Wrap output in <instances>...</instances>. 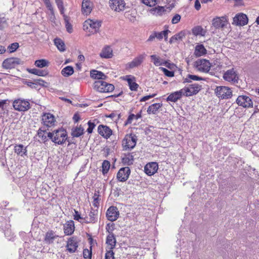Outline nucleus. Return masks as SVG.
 I'll use <instances>...</instances> for the list:
<instances>
[{
    "label": "nucleus",
    "instance_id": "nucleus-1",
    "mask_svg": "<svg viewBox=\"0 0 259 259\" xmlns=\"http://www.w3.org/2000/svg\"><path fill=\"white\" fill-rule=\"evenodd\" d=\"M49 138L55 144L62 145L67 139L66 131H54L53 133H49Z\"/></svg>",
    "mask_w": 259,
    "mask_h": 259
},
{
    "label": "nucleus",
    "instance_id": "nucleus-2",
    "mask_svg": "<svg viewBox=\"0 0 259 259\" xmlns=\"http://www.w3.org/2000/svg\"><path fill=\"white\" fill-rule=\"evenodd\" d=\"M101 24L102 21L100 20L89 19L84 22L83 29L89 32L95 33L98 32Z\"/></svg>",
    "mask_w": 259,
    "mask_h": 259
},
{
    "label": "nucleus",
    "instance_id": "nucleus-3",
    "mask_svg": "<svg viewBox=\"0 0 259 259\" xmlns=\"http://www.w3.org/2000/svg\"><path fill=\"white\" fill-rule=\"evenodd\" d=\"M94 89L101 93H109L113 91L114 86L103 80L96 81L94 83Z\"/></svg>",
    "mask_w": 259,
    "mask_h": 259
},
{
    "label": "nucleus",
    "instance_id": "nucleus-4",
    "mask_svg": "<svg viewBox=\"0 0 259 259\" xmlns=\"http://www.w3.org/2000/svg\"><path fill=\"white\" fill-rule=\"evenodd\" d=\"M137 136L133 134L126 135L122 141L123 150H127L133 149L137 143Z\"/></svg>",
    "mask_w": 259,
    "mask_h": 259
},
{
    "label": "nucleus",
    "instance_id": "nucleus-5",
    "mask_svg": "<svg viewBox=\"0 0 259 259\" xmlns=\"http://www.w3.org/2000/svg\"><path fill=\"white\" fill-rule=\"evenodd\" d=\"M211 64L207 60L199 59L194 63V67L199 72H208L210 68Z\"/></svg>",
    "mask_w": 259,
    "mask_h": 259
},
{
    "label": "nucleus",
    "instance_id": "nucleus-6",
    "mask_svg": "<svg viewBox=\"0 0 259 259\" xmlns=\"http://www.w3.org/2000/svg\"><path fill=\"white\" fill-rule=\"evenodd\" d=\"M79 240L78 238L73 236L68 238L66 241V251L70 253H74L77 250L79 246Z\"/></svg>",
    "mask_w": 259,
    "mask_h": 259
},
{
    "label": "nucleus",
    "instance_id": "nucleus-7",
    "mask_svg": "<svg viewBox=\"0 0 259 259\" xmlns=\"http://www.w3.org/2000/svg\"><path fill=\"white\" fill-rule=\"evenodd\" d=\"M13 105L14 109L19 111H25L30 108V103L28 101L18 99L14 101Z\"/></svg>",
    "mask_w": 259,
    "mask_h": 259
},
{
    "label": "nucleus",
    "instance_id": "nucleus-8",
    "mask_svg": "<svg viewBox=\"0 0 259 259\" xmlns=\"http://www.w3.org/2000/svg\"><path fill=\"white\" fill-rule=\"evenodd\" d=\"M201 89V85L197 83H193L182 89L184 96L188 97L197 94Z\"/></svg>",
    "mask_w": 259,
    "mask_h": 259
},
{
    "label": "nucleus",
    "instance_id": "nucleus-9",
    "mask_svg": "<svg viewBox=\"0 0 259 259\" xmlns=\"http://www.w3.org/2000/svg\"><path fill=\"white\" fill-rule=\"evenodd\" d=\"M236 103L240 106L245 108L253 107V102L251 99L246 95H240L236 100Z\"/></svg>",
    "mask_w": 259,
    "mask_h": 259
},
{
    "label": "nucleus",
    "instance_id": "nucleus-10",
    "mask_svg": "<svg viewBox=\"0 0 259 259\" xmlns=\"http://www.w3.org/2000/svg\"><path fill=\"white\" fill-rule=\"evenodd\" d=\"M215 93L219 98L229 99L232 96V91L230 89L223 86L218 87L215 90Z\"/></svg>",
    "mask_w": 259,
    "mask_h": 259
},
{
    "label": "nucleus",
    "instance_id": "nucleus-11",
    "mask_svg": "<svg viewBox=\"0 0 259 259\" xmlns=\"http://www.w3.org/2000/svg\"><path fill=\"white\" fill-rule=\"evenodd\" d=\"M131 172V169L127 166L120 168L116 175L117 181L120 182H125L129 178Z\"/></svg>",
    "mask_w": 259,
    "mask_h": 259
},
{
    "label": "nucleus",
    "instance_id": "nucleus-12",
    "mask_svg": "<svg viewBox=\"0 0 259 259\" xmlns=\"http://www.w3.org/2000/svg\"><path fill=\"white\" fill-rule=\"evenodd\" d=\"M146 56V55L145 53L139 55L131 62H130L126 64V68L127 69H130L140 66L141 64L144 62Z\"/></svg>",
    "mask_w": 259,
    "mask_h": 259
},
{
    "label": "nucleus",
    "instance_id": "nucleus-13",
    "mask_svg": "<svg viewBox=\"0 0 259 259\" xmlns=\"http://www.w3.org/2000/svg\"><path fill=\"white\" fill-rule=\"evenodd\" d=\"M22 64L21 60L18 58H10L5 59L3 63L2 66L5 69H12L15 68L18 65Z\"/></svg>",
    "mask_w": 259,
    "mask_h": 259
},
{
    "label": "nucleus",
    "instance_id": "nucleus-14",
    "mask_svg": "<svg viewBox=\"0 0 259 259\" xmlns=\"http://www.w3.org/2000/svg\"><path fill=\"white\" fill-rule=\"evenodd\" d=\"M109 4L112 10L118 12L123 11L125 6L124 0H110Z\"/></svg>",
    "mask_w": 259,
    "mask_h": 259
},
{
    "label": "nucleus",
    "instance_id": "nucleus-15",
    "mask_svg": "<svg viewBox=\"0 0 259 259\" xmlns=\"http://www.w3.org/2000/svg\"><path fill=\"white\" fill-rule=\"evenodd\" d=\"M106 214L108 220L114 222L119 218V212L117 207L111 206L108 208Z\"/></svg>",
    "mask_w": 259,
    "mask_h": 259
},
{
    "label": "nucleus",
    "instance_id": "nucleus-16",
    "mask_svg": "<svg viewBox=\"0 0 259 259\" xmlns=\"http://www.w3.org/2000/svg\"><path fill=\"white\" fill-rule=\"evenodd\" d=\"M94 4L92 0H82L81 4V13L83 15L88 16L91 14Z\"/></svg>",
    "mask_w": 259,
    "mask_h": 259
},
{
    "label": "nucleus",
    "instance_id": "nucleus-17",
    "mask_svg": "<svg viewBox=\"0 0 259 259\" xmlns=\"http://www.w3.org/2000/svg\"><path fill=\"white\" fill-rule=\"evenodd\" d=\"M158 169V164L156 162H149L144 166V171L149 176L154 175Z\"/></svg>",
    "mask_w": 259,
    "mask_h": 259
},
{
    "label": "nucleus",
    "instance_id": "nucleus-18",
    "mask_svg": "<svg viewBox=\"0 0 259 259\" xmlns=\"http://www.w3.org/2000/svg\"><path fill=\"white\" fill-rule=\"evenodd\" d=\"M42 121L44 125L48 127H51L55 125L56 120L53 114L45 113L42 115Z\"/></svg>",
    "mask_w": 259,
    "mask_h": 259
},
{
    "label": "nucleus",
    "instance_id": "nucleus-19",
    "mask_svg": "<svg viewBox=\"0 0 259 259\" xmlns=\"http://www.w3.org/2000/svg\"><path fill=\"white\" fill-rule=\"evenodd\" d=\"M59 235L53 230H49L44 236V241L47 244H52L56 239L59 238Z\"/></svg>",
    "mask_w": 259,
    "mask_h": 259
},
{
    "label": "nucleus",
    "instance_id": "nucleus-20",
    "mask_svg": "<svg viewBox=\"0 0 259 259\" xmlns=\"http://www.w3.org/2000/svg\"><path fill=\"white\" fill-rule=\"evenodd\" d=\"M224 79L229 82H237L238 77L233 68L227 70L223 75Z\"/></svg>",
    "mask_w": 259,
    "mask_h": 259
},
{
    "label": "nucleus",
    "instance_id": "nucleus-21",
    "mask_svg": "<svg viewBox=\"0 0 259 259\" xmlns=\"http://www.w3.org/2000/svg\"><path fill=\"white\" fill-rule=\"evenodd\" d=\"M65 235L69 236L73 234L75 231L74 222L72 220L67 221L63 226Z\"/></svg>",
    "mask_w": 259,
    "mask_h": 259
},
{
    "label": "nucleus",
    "instance_id": "nucleus-22",
    "mask_svg": "<svg viewBox=\"0 0 259 259\" xmlns=\"http://www.w3.org/2000/svg\"><path fill=\"white\" fill-rule=\"evenodd\" d=\"M248 22V18L245 14L241 13L235 16L233 18V24L236 25L244 26Z\"/></svg>",
    "mask_w": 259,
    "mask_h": 259
},
{
    "label": "nucleus",
    "instance_id": "nucleus-23",
    "mask_svg": "<svg viewBox=\"0 0 259 259\" xmlns=\"http://www.w3.org/2000/svg\"><path fill=\"white\" fill-rule=\"evenodd\" d=\"M227 20L226 17H216L212 20V25L217 29L224 27L227 24Z\"/></svg>",
    "mask_w": 259,
    "mask_h": 259
},
{
    "label": "nucleus",
    "instance_id": "nucleus-24",
    "mask_svg": "<svg viewBox=\"0 0 259 259\" xmlns=\"http://www.w3.org/2000/svg\"><path fill=\"white\" fill-rule=\"evenodd\" d=\"M150 58L151 59V61L156 66L164 65L167 67H169L168 65H169V63L156 55H151Z\"/></svg>",
    "mask_w": 259,
    "mask_h": 259
},
{
    "label": "nucleus",
    "instance_id": "nucleus-25",
    "mask_svg": "<svg viewBox=\"0 0 259 259\" xmlns=\"http://www.w3.org/2000/svg\"><path fill=\"white\" fill-rule=\"evenodd\" d=\"M182 96H184L183 91H182V89L175 92L174 93H171L166 99L167 101H171L173 102H177L178 100H179Z\"/></svg>",
    "mask_w": 259,
    "mask_h": 259
},
{
    "label": "nucleus",
    "instance_id": "nucleus-26",
    "mask_svg": "<svg viewBox=\"0 0 259 259\" xmlns=\"http://www.w3.org/2000/svg\"><path fill=\"white\" fill-rule=\"evenodd\" d=\"M98 214L97 210L92 209L89 213V218H84L83 222L85 224L95 223L97 221V215Z\"/></svg>",
    "mask_w": 259,
    "mask_h": 259
},
{
    "label": "nucleus",
    "instance_id": "nucleus-27",
    "mask_svg": "<svg viewBox=\"0 0 259 259\" xmlns=\"http://www.w3.org/2000/svg\"><path fill=\"white\" fill-rule=\"evenodd\" d=\"M112 48L108 46L104 47L100 54V56L102 58L109 59L113 56Z\"/></svg>",
    "mask_w": 259,
    "mask_h": 259
},
{
    "label": "nucleus",
    "instance_id": "nucleus-28",
    "mask_svg": "<svg viewBox=\"0 0 259 259\" xmlns=\"http://www.w3.org/2000/svg\"><path fill=\"white\" fill-rule=\"evenodd\" d=\"M125 80L127 81L130 89L132 91H136L139 85L135 82V78L131 75L125 76Z\"/></svg>",
    "mask_w": 259,
    "mask_h": 259
},
{
    "label": "nucleus",
    "instance_id": "nucleus-29",
    "mask_svg": "<svg viewBox=\"0 0 259 259\" xmlns=\"http://www.w3.org/2000/svg\"><path fill=\"white\" fill-rule=\"evenodd\" d=\"M14 152L19 155L23 156L27 155V147H24L22 144H16L14 148Z\"/></svg>",
    "mask_w": 259,
    "mask_h": 259
},
{
    "label": "nucleus",
    "instance_id": "nucleus-30",
    "mask_svg": "<svg viewBox=\"0 0 259 259\" xmlns=\"http://www.w3.org/2000/svg\"><path fill=\"white\" fill-rule=\"evenodd\" d=\"M134 158L133 153H127L124 154L122 162L124 165H131L134 163Z\"/></svg>",
    "mask_w": 259,
    "mask_h": 259
},
{
    "label": "nucleus",
    "instance_id": "nucleus-31",
    "mask_svg": "<svg viewBox=\"0 0 259 259\" xmlns=\"http://www.w3.org/2000/svg\"><path fill=\"white\" fill-rule=\"evenodd\" d=\"M106 244L108 245L109 249H113L116 245V239L113 234H109L107 236Z\"/></svg>",
    "mask_w": 259,
    "mask_h": 259
},
{
    "label": "nucleus",
    "instance_id": "nucleus-32",
    "mask_svg": "<svg viewBox=\"0 0 259 259\" xmlns=\"http://www.w3.org/2000/svg\"><path fill=\"white\" fill-rule=\"evenodd\" d=\"M90 76L94 79H104L106 77V75L102 72L96 70L91 71Z\"/></svg>",
    "mask_w": 259,
    "mask_h": 259
},
{
    "label": "nucleus",
    "instance_id": "nucleus-33",
    "mask_svg": "<svg viewBox=\"0 0 259 259\" xmlns=\"http://www.w3.org/2000/svg\"><path fill=\"white\" fill-rule=\"evenodd\" d=\"M192 33L193 35L195 36L200 35V36H205L206 33V30L204 29L200 26H197L194 27L192 30Z\"/></svg>",
    "mask_w": 259,
    "mask_h": 259
},
{
    "label": "nucleus",
    "instance_id": "nucleus-34",
    "mask_svg": "<svg viewBox=\"0 0 259 259\" xmlns=\"http://www.w3.org/2000/svg\"><path fill=\"white\" fill-rule=\"evenodd\" d=\"M206 53V50L202 45H197L194 51V54L197 57H200Z\"/></svg>",
    "mask_w": 259,
    "mask_h": 259
},
{
    "label": "nucleus",
    "instance_id": "nucleus-35",
    "mask_svg": "<svg viewBox=\"0 0 259 259\" xmlns=\"http://www.w3.org/2000/svg\"><path fill=\"white\" fill-rule=\"evenodd\" d=\"M161 103H154L150 105L147 109V113L149 114H156L158 110L161 107Z\"/></svg>",
    "mask_w": 259,
    "mask_h": 259
},
{
    "label": "nucleus",
    "instance_id": "nucleus-36",
    "mask_svg": "<svg viewBox=\"0 0 259 259\" xmlns=\"http://www.w3.org/2000/svg\"><path fill=\"white\" fill-rule=\"evenodd\" d=\"M54 44L60 52H64L65 51V44L61 39L59 38H55L54 39Z\"/></svg>",
    "mask_w": 259,
    "mask_h": 259
},
{
    "label": "nucleus",
    "instance_id": "nucleus-37",
    "mask_svg": "<svg viewBox=\"0 0 259 259\" xmlns=\"http://www.w3.org/2000/svg\"><path fill=\"white\" fill-rule=\"evenodd\" d=\"M191 80H195V81H199V80H205V79L202 78L201 77L192 74H188L186 77L184 79V82H191Z\"/></svg>",
    "mask_w": 259,
    "mask_h": 259
},
{
    "label": "nucleus",
    "instance_id": "nucleus-38",
    "mask_svg": "<svg viewBox=\"0 0 259 259\" xmlns=\"http://www.w3.org/2000/svg\"><path fill=\"white\" fill-rule=\"evenodd\" d=\"M74 73V69L71 66H67L61 70V74L64 77H68Z\"/></svg>",
    "mask_w": 259,
    "mask_h": 259
},
{
    "label": "nucleus",
    "instance_id": "nucleus-39",
    "mask_svg": "<svg viewBox=\"0 0 259 259\" xmlns=\"http://www.w3.org/2000/svg\"><path fill=\"white\" fill-rule=\"evenodd\" d=\"M28 72L31 74L37 75L40 76H45L48 73L47 70H42L38 69H30L28 70Z\"/></svg>",
    "mask_w": 259,
    "mask_h": 259
},
{
    "label": "nucleus",
    "instance_id": "nucleus-40",
    "mask_svg": "<svg viewBox=\"0 0 259 259\" xmlns=\"http://www.w3.org/2000/svg\"><path fill=\"white\" fill-rule=\"evenodd\" d=\"M185 32L182 31L180 32L179 33L172 36L169 40V43L172 44L177 40H182L183 39V38H184L185 37Z\"/></svg>",
    "mask_w": 259,
    "mask_h": 259
},
{
    "label": "nucleus",
    "instance_id": "nucleus-41",
    "mask_svg": "<svg viewBox=\"0 0 259 259\" xmlns=\"http://www.w3.org/2000/svg\"><path fill=\"white\" fill-rule=\"evenodd\" d=\"M155 34L156 35V38L159 40H161L163 37H164L165 40H167V35L170 31L168 29H166L163 31H162L159 32H155Z\"/></svg>",
    "mask_w": 259,
    "mask_h": 259
},
{
    "label": "nucleus",
    "instance_id": "nucleus-42",
    "mask_svg": "<svg viewBox=\"0 0 259 259\" xmlns=\"http://www.w3.org/2000/svg\"><path fill=\"white\" fill-rule=\"evenodd\" d=\"M64 20L67 31L69 33H71L73 32V27L71 24L69 22L70 18L67 15H64Z\"/></svg>",
    "mask_w": 259,
    "mask_h": 259
},
{
    "label": "nucleus",
    "instance_id": "nucleus-43",
    "mask_svg": "<svg viewBox=\"0 0 259 259\" xmlns=\"http://www.w3.org/2000/svg\"><path fill=\"white\" fill-rule=\"evenodd\" d=\"M110 162L109 161L106 160L103 161L102 164L101 170L102 173L103 174V175H105L108 172L110 167Z\"/></svg>",
    "mask_w": 259,
    "mask_h": 259
},
{
    "label": "nucleus",
    "instance_id": "nucleus-44",
    "mask_svg": "<svg viewBox=\"0 0 259 259\" xmlns=\"http://www.w3.org/2000/svg\"><path fill=\"white\" fill-rule=\"evenodd\" d=\"M46 132L47 131H38L37 135L40 138L39 141H41V142L45 143L48 140L49 133Z\"/></svg>",
    "mask_w": 259,
    "mask_h": 259
},
{
    "label": "nucleus",
    "instance_id": "nucleus-45",
    "mask_svg": "<svg viewBox=\"0 0 259 259\" xmlns=\"http://www.w3.org/2000/svg\"><path fill=\"white\" fill-rule=\"evenodd\" d=\"M49 62L45 59L37 60L35 61L34 65L39 68H42L49 65Z\"/></svg>",
    "mask_w": 259,
    "mask_h": 259
},
{
    "label": "nucleus",
    "instance_id": "nucleus-46",
    "mask_svg": "<svg viewBox=\"0 0 259 259\" xmlns=\"http://www.w3.org/2000/svg\"><path fill=\"white\" fill-rule=\"evenodd\" d=\"M151 11L153 14L161 15L164 11V9L162 7L158 6L151 9Z\"/></svg>",
    "mask_w": 259,
    "mask_h": 259
},
{
    "label": "nucleus",
    "instance_id": "nucleus-47",
    "mask_svg": "<svg viewBox=\"0 0 259 259\" xmlns=\"http://www.w3.org/2000/svg\"><path fill=\"white\" fill-rule=\"evenodd\" d=\"M74 213L73 214L74 220L79 222L81 224L84 223L83 222V218H82L81 217L80 214L77 210L74 209Z\"/></svg>",
    "mask_w": 259,
    "mask_h": 259
},
{
    "label": "nucleus",
    "instance_id": "nucleus-48",
    "mask_svg": "<svg viewBox=\"0 0 259 259\" xmlns=\"http://www.w3.org/2000/svg\"><path fill=\"white\" fill-rule=\"evenodd\" d=\"M46 8L50 11L51 14L54 16V11L50 0H42Z\"/></svg>",
    "mask_w": 259,
    "mask_h": 259
},
{
    "label": "nucleus",
    "instance_id": "nucleus-49",
    "mask_svg": "<svg viewBox=\"0 0 259 259\" xmlns=\"http://www.w3.org/2000/svg\"><path fill=\"white\" fill-rule=\"evenodd\" d=\"M92 255V246L90 247V249H84L83 250V256L84 258L91 259Z\"/></svg>",
    "mask_w": 259,
    "mask_h": 259
},
{
    "label": "nucleus",
    "instance_id": "nucleus-50",
    "mask_svg": "<svg viewBox=\"0 0 259 259\" xmlns=\"http://www.w3.org/2000/svg\"><path fill=\"white\" fill-rule=\"evenodd\" d=\"M113 131H98L100 135L106 139H108L112 134Z\"/></svg>",
    "mask_w": 259,
    "mask_h": 259
},
{
    "label": "nucleus",
    "instance_id": "nucleus-51",
    "mask_svg": "<svg viewBox=\"0 0 259 259\" xmlns=\"http://www.w3.org/2000/svg\"><path fill=\"white\" fill-rule=\"evenodd\" d=\"M19 45L18 42H14L9 45L8 49L9 50L10 53H13L19 48Z\"/></svg>",
    "mask_w": 259,
    "mask_h": 259
},
{
    "label": "nucleus",
    "instance_id": "nucleus-52",
    "mask_svg": "<svg viewBox=\"0 0 259 259\" xmlns=\"http://www.w3.org/2000/svg\"><path fill=\"white\" fill-rule=\"evenodd\" d=\"M142 3L149 7H153L157 4V0H142Z\"/></svg>",
    "mask_w": 259,
    "mask_h": 259
},
{
    "label": "nucleus",
    "instance_id": "nucleus-53",
    "mask_svg": "<svg viewBox=\"0 0 259 259\" xmlns=\"http://www.w3.org/2000/svg\"><path fill=\"white\" fill-rule=\"evenodd\" d=\"M105 259H115L114 253L113 249L107 250L105 255Z\"/></svg>",
    "mask_w": 259,
    "mask_h": 259
},
{
    "label": "nucleus",
    "instance_id": "nucleus-54",
    "mask_svg": "<svg viewBox=\"0 0 259 259\" xmlns=\"http://www.w3.org/2000/svg\"><path fill=\"white\" fill-rule=\"evenodd\" d=\"M98 122L97 120H94L93 121L91 120L89 121L88 122L89 127L87 130H93L95 127Z\"/></svg>",
    "mask_w": 259,
    "mask_h": 259
},
{
    "label": "nucleus",
    "instance_id": "nucleus-55",
    "mask_svg": "<svg viewBox=\"0 0 259 259\" xmlns=\"http://www.w3.org/2000/svg\"><path fill=\"white\" fill-rule=\"evenodd\" d=\"M114 227H115V225L113 223L107 224V225H106V229L107 231L109 233V234H113L112 232L114 230Z\"/></svg>",
    "mask_w": 259,
    "mask_h": 259
},
{
    "label": "nucleus",
    "instance_id": "nucleus-56",
    "mask_svg": "<svg viewBox=\"0 0 259 259\" xmlns=\"http://www.w3.org/2000/svg\"><path fill=\"white\" fill-rule=\"evenodd\" d=\"M161 69L163 71L164 74L168 77H172L174 76V72L171 71H169L165 68L161 67Z\"/></svg>",
    "mask_w": 259,
    "mask_h": 259
},
{
    "label": "nucleus",
    "instance_id": "nucleus-57",
    "mask_svg": "<svg viewBox=\"0 0 259 259\" xmlns=\"http://www.w3.org/2000/svg\"><path fill=\"white\" fill-rule=\"evenodd\" d=\"M181 17L179 14H176L171 19V23L172 24L178 23L181 20Z\"/></svg>",
    "mask_w": 259,
    "mask_h": 259
},
{
    "label": "nucleus",
    "instance_id": "nucleus-58",
    "mask_svg": "<svg viewBox=\"0 0 259 259\" xmlns=\"http://www.w3.org/2000/svg\"><path fill=\"white\" fill-rule=\"evenodd\" d=\"M83 131H72L71 135L73 137H79L83 134Z\"/></svg>",
    "mask_w": 259,
    "mask_h": 259
},
{
    "label": "nucleus",
    "instance_id": "nucleus-59",
    "mask_svg": "<svg viewBox=\"0 0 259 259\" xmlns=\"http://www.w3.org/2000/svg\"><path fill=\"white\" fill-rule=\"evenodd\" d=\"M134 118H135V114H131V115H130L128 117L127 120L125 122V124L131 123L133 121V120H135Z\"/></svg>",
    "mask_w": 259,
    "mask_h": 259
},
{
    "label": "nucleus",
    "instance_id": "nucleus-60",
    "mask_svg": "<svg viewBox=\"0 0 259 259\" xmlns=\"http://www.w3.org/2000/svg\"><path fill=\"white\" fill-rule=\"evenodd\" d=\"M155 96H156L155 94H152V95H150L146 96H144L143 98H142L140 99V101L141 102H144V101H146L147 100H148L149 99H151L152 98H153Z\"/></svg>",
    "mask_w": 259,
    "mask_h": 259
},
{
    "label": "nucleus",
    "instance_id": "nucleus-61",
    "mask_svg": "<svg viewBox=\"0 0 259 259\" xmlns=\"http://www.w3.org/2000/svg\"><path fill=\"white\" fill-rule=\"evenodd\" d=\"M108 117L115 121L119 118V115L115 113H111L109 115Z\"/></svg>",
    "mask_w": 259,
    "mask_h": 259
},
{
    "label": "nucleus",
    "instance_id": "nucleus-62",
    "mask_svg": "<svg viewBox=\"0 0 259 259\" xmlns=\"http://www.w3.org/2000/svg\"><path fill=\"white\" fill-rule=\"evenodd\" d=\"M194 7L196 10H199L201 8V5L199 0H196L195 2Z\"/></svg>",
    "mask_w": 259,
    "mask_h": 259
},
{
    "label": "nucleus",
    "instance_id": "nucleus-63",
    "mask_svg": "<svg viewBox=\"0 0 259 259\" xmlns=\"http://www.w3.org/2000/svg\"><path fill=\"white\" fill-rule=\"evenodd\" d=\"M93 205L95 207H98L99 205V200L98 197H95V195L94 196Z\"/></svg>",
    "mask_w": 259,
    "mask_h": 259
},
{
    "label": "nucleus",
    "instance_id": "nucleus-64",
    "mask_svg": "<svg viewBox=\"0 0 259 259\" xmlns=\"http://www.w3.org/2000/svg\"><path fill=\"white\" fill-rule=\"evenodd\" d=\"M155 38H156V35L155 34V32H154L153 33H152L149 36L147 40L149 41H152L154 40Z\"/></svg>",
    "mask_w": 259,
    "mask_h": 259
}]
</instances>
